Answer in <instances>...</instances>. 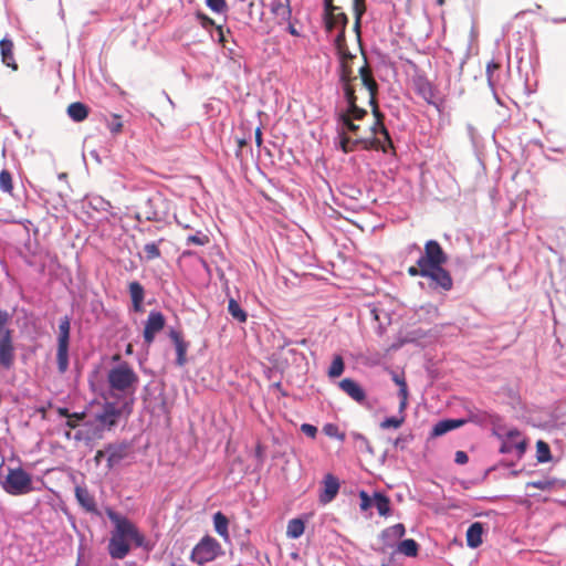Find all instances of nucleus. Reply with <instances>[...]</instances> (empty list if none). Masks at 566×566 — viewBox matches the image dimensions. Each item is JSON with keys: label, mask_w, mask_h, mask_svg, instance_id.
Returning <instances> with one entry per match:
<instances>
[{"label": "nucleus", "mask_w": 566, "mask_h": 566, "mask_svg": "<svg viewBox=\"0 0 566 566\" xmlns=\"http://www.w3.org/2000/svg\"><path fill=\"white\" fill-rule=\"evenodd\" d=\"M133 412V407L127 402H120L104 396V402L86 412V419L73 433L67 431L66 439L88 444L93 440L101 439L105 431H111L122 419H127Z\"/></svg>", "instance_id": "f257e3e1"}, {"label": "nucleus", "mask_w": 566, "mask_h": 566, "mask_svg": "<svg viewBox=\"0 0 566 566\" xmlns=\"http://www.w3.org/2000/svg\"><path fill=\"white\" fill-rule=\"evenodd\" d=\"M106 514L114 525L108 542V554L112 558L124 559L130 551L129 542H133L136 547H147L145 536L127 517L113 510H107Z\"/></svg>", "instance_id": "f03ea898"}, {"label": "nucleus", "mask_w": 566, "mask_h": 566, "mask_svg": "<svg viewBox=\"0 0 566 566\" xmlns=\"http://www.w3.org/2000/svg\"><path fill=\"white\" fill-rule=\"evenodd\" d=\"M364 65L358 69L359 78L361 85L366 87L369 95V105L371 106L373 115L375 117L374 124L370 126V137H375L380 143L379 148H371L373 150H381L388 153L389 149H394V144L390 138L389 132L385 126V115L380 112L377 103L378 84L374 78L373 71L367 63L366 56L363 53Z\"/></svg>", "instance_id": "7ed1b4c3"}, {"label": "nucleus", "mask_w": 566, "mask_h": 566, "mask_svg": "<svg viewBox=\"0 0 566 566\" xmlns=\"http://www.w3.org/2000/svg\"><path fill=\"white\" fill-rule=\"evenodd\" d=\"M114 358L116 363L107 370L108 390L105 396L134 408L139 377L127 363L119 361L120 356Z\"/></svg>", "instance_id": "20e7f679"}, {"label": "nucleus", "mask_w": 566, "mask_h": 566, "mask_svg": "<svg viewBox=\"0 0 566 566\" xmlns=\"http://www.w3.org/2000/svg\"><path fill=\"white\" fill-rule=\"evenodd\" d=\"M347 102V108L337 115V134L350 135L353 138H370V136H363L360 134V126L356 120H361L367 116V111L359 107L357 104V95L355 91L346 88L344 93Z\"/></svg>", "instance_id": "39448f33"}, {"label": "nucleus", "mask_w": 566, "mask_h": 566, "mask_svg": "<svg viewBox=\"0 0 566 566\" xmlns=\"http://www.w3.org/2000/svg\"><path fill=\"white\" fill-rule=\"evenodd\" d=\"M0 485L10 495H23L30 493L32 476L22 468L0 467Z\"/></svg>", "instance_id": "423d86ee"}, {"label": "nucleus", "mask_w": 566, "mask_h": 566, "mask_svg": "<svg viewBox=\"0 0 566 566\" xmlns=\"http://www.w3.org/2000/svg\"><path fill=\"white\" fill-rule=\"evenodd\" d=\"M224 554L220 543L210 535H205L192 548L190 560L205 566Z\"/></svg>", "instance_id": "0eeeda50"}, {"label": "nucleus", "mask_w": 566, "mask_h": 566, "mask_svg": "<svg viewBox=\"0 0 566 566\" xmlns=\"http://www.w3.org/2000/svg\"><path fill=\"white\" fill-rule=\"evenodd\" d=\"M335 48L339 60L338 74L343 91L344 93L346 92V88L349 91H355V86L350 85V72L346 65V61H354L357 56L348 49L346 38L343 33L336 35Z\"/></svg>", "instance_id": "6e6552de"}, {"label": "nucleus", "mask_w": 566, "mask_h": 566, "mask_svg": "<svg viewBox=\"0 0 566 566\" xmlns=\"http://www.w3.org/2000/svg\"><path fill=\"white\" fill-rule=\"evenodd\" d=\"M501 438V447L500 452L503 454L514 453L516 458L520 460L523 458L527 442L522 437L521 432L516 429L509 430L506 433L500 437Z\"/></svg>", "instance_id": "1a4fd4ad"}, {"label": "nucleus", "mask_w": 566, "mask_h": 566, "mask_svg": "<svg viewBox=\"0 0 566 566\" xmlns=\"http://www.w3.org/2000/svg\"><path fill=\"white\" fill-rule=\"evenodd\" d=\"M419 260L420 263L424 264V266L429 269L437 265H443L448 258L438 241L429 240L424 244V254L420 256Z\"/></svg>", "instance_id": "9d476101"}, {"label": "nucleus", "mask_w": 566, "mask_h": 566, "mask_svg": "<svg viewBox=\"0 0 566 566\" xmlns=\"http://www.w3.org/2000/svg\"><path fill=\"white\" fill-rule=\"evenodd\" d=\"M339 138V147L345 153H352L360 147L364 150H371V148H379L380 143L375 139V137L370 138H353L350 135L337 134Z\"/></svg>", "instance_id": "9b49d317"}, {"label": "nucleus", "mask_w": 566, "mask_h": 566, "mask_svg": "<svg viewBox=\"0 0 566 566\" xmlns=\"http://www.w3.org/2000/svg\"><path fill=\"white\" fill-rule=\"evenodd\" d=\"M130 444L127 442L111 443L106 447L107 468L114 469L130 454Z\"/></svg>", "instance_id": "f8f14e48"}, {"label": "nucleus", "mask_w": 566, "mask_h": 566, "mask_svg": "<svg viewBox=\"0 0 566 566\" xmlns=\"http://www.w3.org/2000/svg\"><path fill=\"white\" fill-rule=\"evenodd\" d=\"M238 4L240 10L239 19L242 20L245 24H250L253 21L261 20L263 15L262 1L240 0Z\"/></svg>", "instance_id": "ddd939ff"}, {"label": "nucleus", "mask_w": 566, "mask_h": 566, "mask_svg": "<svg viewBox=\"0 0 566 566\" xmlns=\"http://www.w3.org/2000/svg\"><path fill=\"white\" fill-rule=\"evenodd\" d=\"M429 274L426 277L431 280V286L433 289H441L442 291H450L453 286V280L449 271L442 268V265H437L429 268Z\"/></svg>", "instance_id": "4468645a"}, {"label": "nucleus", "mask_w": 566, "mask_h": 566, "mask_svg": "<svg viewBox=\"0 0 566 566\" xmlns=\"http://www.w3.org/2000/svg\"><path fill=\"white\" fill-rule=\"evenodd\" d=\"M412 87L427 103L433 104L436 88L424 74H416L412 77Z\"/></svg>", "instance_id": "2eb2a0df"}, {"label": "nucleus", "mask_w": 566, "mask_h": 566, "mask_svg": "<svg viewBox=\"0 0 566 566\" xmlns=\"http://www.w3.org/2000/svg\"><path fill=\"white\" fill-rule=\"evenodd\" d=\"M165 326V317L160 312L153 311L149 313L144 328V338L150 344L155 335Z\"/></svg>", "instance_id": "dca6fc26"}, {"label": "nucleus", "mask_w": 566, "mask_h": 566, "mask_svg": "<svg viewBox=\"0 0 566 566\" xmlns=\"http://www.w3.org/2000/svg\"><path fill=\"white\" fill-rule=\"evenodd\" d=\"M405 533L406 528L401 523L385 528L379 535L384 549L394 547L397 541L400 539Z\"/></svg>", "instance_id": "f3484780"}, {"label": "nucleus", "mask_w": 566, "mask_h": 566, "mask_svg": "<svg viewBox=\"0 0 566 566\" xmlns=\"http://www.w3.org/2000/svg\"><path fill=\"white\" fill-rule=\"evenodd\" d=\"M339 491L338 480L331 473L326 474L323 480V490L319 494V502L327 504L332 502Z\"/></svg>", "instance_id": "a211bd4d"}, {"label": "nucleus", "mask_w": 566, "mask_h": 566, "mask_svg": "<svg viewBox=\"0 0 566 566\" xmlns=\"http://www.w3.org/2000/svg\"><path fill=\"white\" fill-rule=\"evenodd\" d=\"M348 23V18L346 13L342 11H334L325 15V25L327 31H332L334 29H339L338 34H344L346 31V27Z\"/></svg>", "instance_id": "6ab92c4d"}, {"label": "nucleus", "mask_w": 566, "mask_h": 566, "mask_svg": "<svg viewBox=\"0 0 566 566\" xmlns=\"http://www.w3.org/2000/svg\"><path fill=\"white\" fill-rule=\"evenodd\" d=\"M71 323L67 316H64L59 322L57 335V353L59 355L67 354L69 339H70Z\"/></svg>", "instance_id": "aec40b11"}, {"label": "nucleus", "mask_w": 566, "mask_h": 566, "mask_svg": "<svg viewBox=\"0 0 566 566\" xmlns=\"http://www.w3.org/2000/svg\"><path fill=\"white\" fill-rule=\"evenodd\" d=\"M339 388L353 400L363 403L366 399L364 389L353 379L345 378L339 381Z\"/></svg>", "instance_id": "412c9836"}, {"label": "nucleus", "mask_w": 566, "mask_h": 566, "mask_svg": "<svg viewBox=\"0 0 566 566\" xmlns=\"http://www.w3.org/2000/svg\"><path fill=\"white\" fill-rule=\"evenodd\" d=\"M9 315L7 312L0 311V354H11V334L6 327Z\"/></svg>", "instance_id": "4be33fe9"}, {"label": "nucleus", "mask_w": 566, "mask_h": 566, "mask_svg": "<svg viewBox=\"0 0 566 566\" xmlns=\"http://www.w3.org/2000/svg\"><path fill=\"white\" fill-rule=\"evenodd\" d=\"M128 292L130 295L134 312H142L145 298L144 286L139 282L133 281L128 284Z\"/></svg>", "instance_id": "5701e85b"}, {"label": "nucleus", "mask_w": 566, "mask_h": 566, "mask_svg": "<svg viewBox=\"0 0 566 566\" xmlns=\"http://www.w3.org/2000/svg\"><path fill=\"white\" fill-rule=\"evenodd\" d=\"M75 496L80 505L87 512H96V503L94 496L88 492L86 488L76 486Z\"/></svg>", "instance_id": "b1692460"}, {"label": "nucleus", "mask_w": 566, "mask_h": 566, "mask_svg": "<svg viewBox=\"0 0 566 566\" xmlns=\"http://www.w3.org/2000/svg\"><path fill=\"white\" fill-rule=\"evenodd\" d=\"M212 520H213L214 531L217 532V534L219 536H221L226 543H230L228 517L223 513L217 512L213 514Z\"/></svg>", "instance_id": "393cba45"}, {"label": "nucleus", "mask_w": 566, "mask_h": 566, "mask_svg": "<svg viewBox=\"0 0 566 566\" xmlns=\"http://www.w3.org/2000/svg\"><path fill=\"white\" fill-rule=\"evenodd\" d=\"M483 524L474 522L467 531V544L471 548H476L482 544Z\"/></svg>", "instance_id": "a878e982"}, {"label": "nucleus", "mask_w": 566, "mask_h": 566, "mask_svg": "<svg viewBox=\"0 0 566 566\" xmlns=\"http://www.w3.org/2000/svg\"><path fill=\"white\" fill-rule=\"evenodd\" d=\"M0 49H1L2 62L8 67H11L13 71H17L18 64L15 63L14 56H13V42L9 39H2L0 41Z\"/></svg>", "instance_id": "bb28decb"}, {"label": "nucleus", "mask_w": 566, "mask_h": 566, "mask_svg": "<svg viewBox=\"0 0 566 566\" xmlns=\"http://www.w3.org/2000/svg\"><path fill=\"white\" fill-rule=\"evenodd\" d=\"M67 115L74 120V122H83L88 116V107L81 103V102H74L71 103L67 106Z\"/></svg>", "instance_id": "cd10ccee"}, {"label": "nucleus", "mask_w": 566, "mask_h": 566, "mask_svg": "<svg viewBox=\"0 0 566 566\" xmlns=\"http://www.w3.org/2000/svg\"><path fill=\"white\" fill-rule=\"evenodd\" d=\"M463 423H464V420H461V419H459V420H454V419L441 420L434 424V427L432 429V434L436 437L442 436V434L449 432L450 430L461 427Z\"/></svg>", "instance_id": "c85d7f7f"}, {"label": "nucleus", "mask_w": 566, "mask_h": 566, "mask_svg": "<svg viewBox=\"0 0 566 566\" xmlns=\"http://www.w3.org/2000/svg\"><path fill=\"white\" fill-rule=\"evenodd\" d=\"M565 484H566V481H558L557 479L544 478L541 480L527 482L526 486L546 491V490H552L556 486L562 488Z\"/></svg>", "instance_id": "c756f323"}, {"label": "nucleus", "mask_w": 566, "mask_h": 566, "mask_svg": "<svg viewBox=\"0 0 566 566\" xmlns=\"http://www.w3.org/2000/svg\"><path fill=\"white\" fill-rule=\"evenodd\" d=\"M419 545L412 538L402 539L398 545L396 552L407 557H415L418 554Z\"/></svg>", "instance_id": "7c9ffc66"}, {"label": "nucleus", "mask_w": 566, "mask_h": 566, "mask_svg": "<svg viewBox=\"0 0 566 566\" xmlns=\"http://www.w3.org/2000/svg\"><path fill=\"white\" fill-rule=\"evenodd\" d=\"M271 12L280 20L286 21L290 18L291 11L289 6L283 0H272L270 4Z\"/></svg>", "instance_id": "2f4dec72"}, {"label": "nucleus", "mask_w": 566, "mask_h": 566, "mask_svg": "<svg viewBox=\"0 0 566 566\" xmlns=\"http://www.w3.org/2000/svg\"><path fill=\"white\" fill-rule=\"evenodd\" d=\"M61 413H63L67 417L65 424L69 428V431L73 432V433L81 427V424L84 422V420L87 417L86 412H83V413L75 412V413L69 415L67 410H61ZM66 432H67V430L65 431V433Z\"/></svg>", "instance_id": "473e14b6"}, {"label": "nucleus", "mask_w": 566, "mask_h": 566, "mask_svg": "<svg viewBox=\"0 0 566 566\" xmlns=\"http://www.w3.org/2000/svg\"><path fill=\"white\" fill-rule=\"evenodd\" d=\"M373 506H375L377 509L379 515H381V516H387L390 513V501L385 494H382L380 492L374 493V505Z\"/></svg>", "instance_id": "72a5a7b5"}, {"label": "nucleus", "mask_w": 566, "mask_h": 566, "mask_svg": "<svg viewBox=\"0 0 566 566\" xmlns=\"http://www.w3.org/2000/svg\"><path fill=\"white\" fill-rule=\"evenodd\" d=\"M305 525L301 518L290 520L286 527V536L296 539L303 535Z\"/></svg>", "instance_id": "f704fd0d"}, {"label": "nucleus", "mask_w": 566, "mask_h": 566, "mask_svg": "<svg viewBox=\"0 0 566 566\" xmlns=\"http://www.w3.org/2000/svg\"><path fill=\"white\" fill-rule=\"evenodd\" d=\"M366 10L367 9H363V8H359V9L353 8L354 17H355L353 29H354V32H355L357 48L361 52H363V46H361V38H360V35H361V33H360V25H361V18L365 14Z\"/></svg>", "instance_id": "c9c22d12"}, {"label": "nucleus", "mask_w": 566, "mask_h": 566, "mask_svg": "<svg viewBox=\"0 0 566 566\" xmlns=\"http://www.w3.org/2000/svg\"><path fill=\"white\" fill-rule=\"evenodd\" d=\"M228 312L234 319H237L240 323H244L247 321L248 315L245 311L240 306V304L234 298L229 300Z\"/></svg>", "instance_id": "e433bc0d"}, {"label": "nucleus", "mask_w": 566, "mask_h": 566, "mask_svg": "<svg viewBox=\"0 0 566 566\" xmlns=\"http://www.w3.org/2000/svg\"><path fill=\"white\" fill-rule=\"evenodd\" d=\"M165 239H159L158 242H150L144 245V253L147 261H153L159 259L161 253L159 249V244L163 243Z\"/></svg>", "instance_id": "4c0bfd02"}, {"label": "nucleus", "mask_w": 566, "mask_h": 566, "mask_svg": "<svg viewBox=\"0 0 566 566\" xmlns=\"http://www.w3.org/2000/svg\"><path fill=\"white\" fill-rule=\"evenodd\" d=\"M371 314L374 316V319L378 322V333L381 334L385 326L390 324V316L387 312L384 310H379L377 307H374L371 310Z\"/></svg>", "instance_id": "58836bf2"}, {"label": "nucleus", "mask_w": 566, "mask_h": 566, "mask_svg": "<svg viewBox=\"0 0 566 566\" xmlns=\"http://www.w3.org/2000/svg\"><path fill=\"white\" fill-rule=\"evenodd\" d=\"M536 458L539 463H546L551 460L549 446L543 440H538L536 443Z\"/></svg>", "instance_id": "ea45409f"}, {"label": "nucleus", "mask_w": 566, "mask_h": 566, "mask_svg": "<svg viewBox=\"0 0 566 566\" xmlns=\"http://www.w3.org/2000/svg\"><path fill=\"white\" fill-rule=\"evenodd\" d=\"M0 189L8 193H11L13 190L12 175L7 169L0 171Z\"/></svg>", "instance_id": "a19ab883"}, {"label": "nucleus", "mask_w": 566, "mask_h": 566, "mask_svg": "<svg viewBox=\"0 0 566 566\" xmlns=\"http://www.w3.org/2000/svg\"><path fill=\"white\" fill-rule=\"evenodd\" d=\"M344 371V361L342 359V356H335V359L333 360L329 369H328V376L332 378L338 377Z\"/></svg>", "instance_id": "79ce46f5"}, {"label": "nucleus", "mask_w": 566, "mask_h": 566, "mask_svg": "<svg viewBox=\"0 0 566 566\" xmlns=\"http://www.w3.org/2000/svg\"><path fill=\"white\" fill-rule=\"evenodd\" d=\"M107 128L113 135H117L123 130L122 117L117 114H113L111 119L107 122Z\"/></svg>", "instance_id": "37998d69"}, {"label": "nucleus", "mask_w": 566, "mask_h": 566, "mask_svg": "<svg viewBox=\"0 0 566 566\" xmlns=\"http://www.w3.org/2000/svg\"><path fill=\"white\" fill-rule=\"evenodd\" d=\"M323 432L331 438L338 439L339 441L345 440V433L340 432L338 427L334 423H326L323 427Z\"/></svg>", "instance_id": "c03bdc74"}, {"label": "nucleus", "mask_w": 566, "mask_h": 566, "mask_svg": "<svg viewBox=\"0 0 566 566\" xmlns=\"http://www.w3.org/2000/svg\"><path fill=\"white\" fill-rule=\"evenodd\" d=\"M170 337L176 346L177 354H185L188 346L184 342L181 334L179 332L171 331Z\"/></svg>", "instance_id": "a18cd8bd"}, {"label": "nucleus", "mask_w": 566, "mask_h": 566, "mask_svg": "<svg viewBox=\"0 0 566 566\" xmlns=\"http://www.w3.org/2000/svg\"><path fill=\"white\" fill-rule=\"evenodd\" d=\"M170 337L176 346L177 354H185L188 346L184 342L181 334L179 332L171 331Z\"/></svg>", "instance_id": "49530a36"}, {"label": "nucleus", "mask_w": 566, "mask_h": 566, "mask_svg": "<svg viewBox=\"0 0 566 566\" xmlns=\"http://www.w3.org/2000/svg\"><path fill=\"white\" fill-rule=\"evenodd\" d=\"M501 67V64L499 62H495V61H490L488 64H486V69H485V75H486V81L489 83V85L491 87L494 86V73L496 71H499Z\"/></svg>", "instance_id": "de8ad7c7"}, {"label": "nucleus", "mask_w": 566, "mask_h": 566, "mask_svg": "<svg viewBox=\"0 0 566 566\" xmlns=\"http://www.w3.org/2000/svg\"><path fill=\"white\" fill-rule=\"evenodd\" d=\"M210 241L209 237L205 233L198 232L196 234H191L187 238V244H195L203 247L208 244Z\"/></svg>", "instance_id": "09e8293b"}, {"label": "nucleus", "mask_w": 566, "mask_h": 566, "mask_svg": "<svg viewBox=\"0 0 566 566\" xmlns=\"http://www.w3.org/2000/svg\"><path fill=\"white\" fill-rule=\"evenodd\" d=\"M408 274L410 276H422L426 277L427 274H429V270L424 264L420 263V260L418 259L416 265H411L408 268Z\"/></svg>", "instance_id": "8fccbe9b"}, {"label": "nucleus", "mask_w": 566, "mask_h": 566, "mask_svg": "<svg viewBox=\"0 0 566 566\" xmlns=\"http://www.w3.org/2000/svg\"><path fill=\"white\" fill-rule=\"evenodd\" d=\"M405 421V416H400V417H388L386 418L381 423H380V427L382 429H389V428H394V429H397L399 428Z\"/></svg>", "instance_id": "3c124183"}, {"label": "nucleus", "mask_w": 566, "mask_h": 566, "mask_svg": "<svg viewBox=\"0 0 566 566\" xmlns=\"http://www.w3.org/2000/svg\"><path fill=\"white\" fill-rule=\"evenodd\" d=\"M207 6L217 13H222L227 10L226 0H206Z\"/></svg>", "instance_id": "603ef678"}, {"label": "nucleus", "mask_w": 566, "mask_h": 566, "mask_svg": "<svg viewBox=\"0 0 566 566\" xmlns=\"http://www.w3.org/2000/svg\"><path fill=\"white\" fill-rule=\"evenodd\" d=\"M359 497H360L359 506H360L361 511H367L368 509H370L374 505V496L370 497L366 491H360Z\"/></svg>", "instance_id": "864d4df0"}, {"label": "nucleus", "mask_w": 566, "mask_h": 566, "mask_svg": "<svg viewBox=\"0 0 566 566\" xmlns=\"http://www.w3.org/2000/svg\"><path fill=\"white\" fill-rule=\"evenodd\" d=\"M14 356H0V373L3 374L7 370H10L13 365Z\"/></svg>", "instance_id": "5fc2aeb1"}, {"label": "nucleus", "mask_w": 566, "mask_h": 566, "mask_svg": "<svg viewBox=\"0 0 566 566\" xmlns=\"http://www.w3.org/2000/svg\"><path fill=\"white\" fill-rule=\"evenodd\" d=\"M301 431H302L305 436H307V437H310V438L314 439V438L316 437V433H317V428H316L315 426H313V424H310V423H303V424L301 426Z\"/></svg>", "instance_id": "6e6d98bb"}, {"label": "nucleus", "mask_w": 566, "mask_h": 566, "mask_svg": "<svg viewBox=\"0 0 566 566\" xmlns=\"http://www.w3.org/2000/svg\"><path fill=\"white\" fill-rule=\"evenodd\" d=\"M217 34H218V42L226 48L227 38L226 35L230 33V30H223L221 25H216Z\"/></svg>", "instance_id": "4d7b16f0"}, {"label": "nucleus", "mask_w": 566, "mask_h": 566, "mask_svg": "<svg viewBox=\"0 0 566 566\" xmlns=\"http://www.w3.org/2000/svg\"><path fill=\"white\" fill-rule=\"evenodd\" d=\"M469 461V457L464 451H457L454 455V462L457 464H465Z\"/></svg>", "instance_id": "13d9d810"}, {"label": "nucleus", "mask_w": 566, "mask_h": 566, "mask_svg": "<svg viewBox=\"0 0 566 566\" xmlns=\"http://www.w3.org/2000/svg\"><path fill=\"white\" fill-rule=\"evenodd\" d=\"M197 17L200 19L201 25L203 28H206V29L209 28V27H214L216 25L214 21L211 18H209L208 15L203 14V13H198Z\"/></svg>", "instance_id": "bf43d9fd"}, {"label": "nucleus", "mask_w": 566, "mask_h": 566, "mask_svg": "<svg viewBox=\"0 0 566 566\" xmlns=\"http://www.w3.org/2000/svg\"><path fill=\"white\" fill-rule=\"evenodd\" d=\"M70 356H57V367L61 373H64L69 367Z\"/></svg>", "instance_id": "052dcab7"}, {"label": "nucleus", "mask_w": 566, "mask_h": 566, "mask_svg": "<svg viewBox=\"0 0 566 566\" xmlns=\"http://www.w3.org/2000/svg\"><path fill=\"white\" fill-rule=\"evenodd\" d=\"M324 3H325V15L331 12L340 10V7L333 4V0H324Z\"/></svg>", "instance_id": "680f3d73"}, {"label": "nucleus", "mask_w": 566, "mask_h": 566, "mask_svg": "<svg viewBox=\"0 0 566 566\" xmlns=\"http://www.w3.org/2000/svg\"><path fill=\"white\" fill-rule=\"evenodd\" d=\"M398 396H399L400 400H408L407 384H401V387H399Z\"/></svg>", "instance_id": "e2e57ef3"}, {"label": "nucleus", "mask_w": 566, "mask_h": 566, "mask_svg": "<svg viewBox=\"0 0 566 566\" xmlns=\"http://www.w3.org/2000/svg\"><path fill=\"white\" fill-rule=\"evenodd\" d=\"M353 62L354 61H346V65L350 72V85H354V82L357 80V76L354 74L353 70Z\"/></svg>", "instance_id": "0e129e2a"}, {"label": "nucleus", "mask_w": 566, "mask_h": 566, "mask_svg": "<svg viewBox=\"0 0 566 566\" xmlns=\"http://www.w3.org/2000/svg\"><path fill=\"white\" fill-rule=\"evenodd\" d=\"M392 380L399 386L401 387V384H407L405 378L396 373L392 374Z\"/></svg>", "instance_id": "69168bd1"}, {"label": "nucleus", "mask_w": 566, "mask_h": 566, "mask_svg": "<svg viewBox=\"0 0 566 566\" xmlns=\"http://www.w3.org/2000/svg\"><path fill=\"white\" fill-rule=\"evenodd\" d=\"M353 8H363V9H367V6H366V0H353Z\"/></svg>", "instance_id": "338daca9"}, {"label": "nucleus", "mask_w": 566, "mask_h": 566, "mask_svg": "<svg viewBox=\"0 0 566 566\" xmlns=\"http://www.w3.org/2000/svg\"><path fill=\"white\" fill-rule=\"evenodd\" d=\"M255 143L256 146L260 147L262 145V132L261 128L255 129Z\"/></svg>", "instance_id": "774afa93"}]
</instances>
